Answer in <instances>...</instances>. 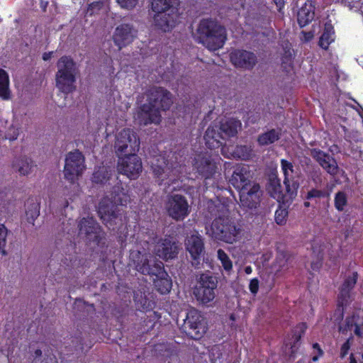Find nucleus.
Instances as JSON below:
<instances>
[{
  "mask_svg": "<svg viewBox=\"0 0 363 363\" xmlns=\"http://www.w3.org/2000/svg\"><path fill=\"white\" fill-rule=\"evenodd\" d=\"M146 101L137 109L135 119L140 125L159 124L162 111H168L173 104V96L167 89L152 86L145 93Z\"/></svg>",
  "mask_w": 363,
  "mask_h": 363,
  "instance_id": "1",
  "label": "nucleus"
},
{
  "mask_svg": "<svg viewBox=\"0 0 363 363\" xmlns=\"http://www.w3.org/2000/svg\"><path fill=\"white\" fill-rule=\"evenodd\" d=\"M111 183L109 192L112 200L107 198L101 199L99 204L98 214L108 228L115 230L122 225V213L118 205H123V201H126L127 194L118 174Z\"/></svg>",
  "mask_w": 363,
  "mask_h": 363,
  "instance_id": "2",
  "label": "nucleus"
},
{
  "mask_svg": "<svg viewBox=\"0 0 363 363\" xmlns=\"http://www.w3.org/2000/svg\"><path fill=\"white\" fill-rule=\"evenodd\" d=\"M135 269L142 274L155 277L154 284L155 289L161 294H168L172 287L170 277L164 269V263L156 259L150 253H142L140 251L130 254Z\"/></svg>",
  "mask_w": 363,
  "mask_h": 363,
  "instance_id": "3",
  "label": "nucleus"
},
{
  "mask_svg": "<svg viewBox=\"0 0 363 363\" xmlns=\"http://www.w3.org/2000/svg\"><path fill=\"white\" fill-rule=\"evenodd\" d=\"M210 212L215 217L210 230L214 240L228 244H233L240 240L242 229L230 216L226 205L218 203Z\"/></svg>",
  "mask_w": 363,
  "mask_h": 363,
  "instance_id": "4",
  "label": "nucleus"
},
{
  "mask_svg": "<svg viewBox=\"0 0 363 363\" xmlns=\"http://www.w3.org/2000/svg\"><path fill=\"white\" fill-rule=\"evenodd\" d=\"M196 42L209 50L216 51L223 47L227 40V30L218 21L202 18L194 34Z\"/></svg>",
  "mask_w": 363,
  "mask_h": 363,
  "instance_id": "5",
  "label": "nucleus"
},
{
  "mask_svg": "<svg viewBox=\"0 0 363 363\" xmlns=\"http://www.w3.org/2000/svg\"><path fill=\"white\" fill-rule=\"evenodd\" d=\"M56 86L64 94L72 93L76 89L77 65L70 56L64 55L57 62Z\"/></svg>",
  "mask_w": 363,
  "mask_h": 363,
  "instance_id": "6",
  "label": "nucleus"
},
{
  "mask_svg": "<svg viewBox=\"0 0 363 363\" xmlns=\"http://www.w3.org/2000/svg\"><path fill=\"white\" fill-rule=\"evenodd\" d=\"M177 0H152L151 9L155 13V26L163 32L170 31L175 25L173 14L174 6Z\"/></svg>",
  "mask_w": 363,
  "mask_h": 363,
  "instance_id": "7",
  "label": "nucleus"
},
{
  "mask_svg": "<svg viewBox=\"0 0 363 363\" xmlns=\"http://www.w3.org/2000/svg\"><path fill=\"white\" fill-rule=\"evenodd\" d=\"M140 148V139L130 128L123 129L116 137L114 150L118 157L136 153Z\"/></svg>",
  "mask_w": 363,
  "mask_h": 363,
  "instance_id": "8",
  "label": "nucleus"
},
{
  "mask_svg": "<svg viewBox=\"0 0 363 363\" xmlns=\"http://www.w3.org/2000/svg\"><path fill=\"white\" fill-rule=\"evenodd\" d=\"M217 286L218 279L216 276L211 272L202 273L200 274L194 294L198 301L208 303L214 299Z\"/></svg>",
  "mask_w": 363,
  "mask_h": 363,
  "instance_id": "9",
  "label": "nucleus"
},
{
  "mask_svg": "<svg viewBox=\"0 0 363 363\" xmlns=\"http://www.w3.org/2000/svg\"><path fill=\"white\" fill-rule=\"evenodd\" d=\"M79 234L89 243L99 245L105 239V233L93 217L82 218L78 223Z\"/></svg>",
  "mask_w": 363,
  "mask_h": 363,
  "instance_id": "10",
  "label": "nucleus"
},
{
  "mask_svg": "<svg viewBox=\"0 0 363 363\" xmlns=\"http://www.w3.org/2000/svg\"><path fill=\"white\" fill-rule=\"evenodd\" d=\"M85 158L79 150H74L67 153L64 167L65 178L73 183L78 176L82 174L85 169Z\"/></svg>",
  "mask_w": 363,
  "mask_h": 363,
  "instance_id": "11",
  "label": "nucleus"
},
{
  "mask_svg": "<svg viewBox=\"0 0 363 363\" xmlns=\"http://www.w3.org/2000/svg\"><path fill=\"white\" fill-rule=\"evenodd\" d=\"M117 169L118 174L125 175L130 179H136L139 177L143 170L142 160L136 153L119 157Z\"/></svg>",
  "mask_w": 363,
  "mask_h": 363,
  "instance_id": "12",
  "label": "nucleus"
},
{
  "mask_svg": "<svg viewBox=\"0 0 363 363\" xmlns=\"http://www.w3.org/2000/svg\"><path fill=\"white\" fill-rule=\"evenodd\" d=\"M166 211L167 215L176 221H182L190 213L186 197L177 194L168 196Z\"/></svg>",
  "mask_w": 363,
  "mask_h": 363,
  "instance_id": "13",
  "label": "nucleus"
},
{
  "mask_svg": "<svg viewBox=\"0 0 363 363\" xmlns=\"http://www.w3.org/2000/svg\"><path fill=\"white\" fill-rule=\"evenodd\" d=\"M179 244L169 235L161 238L155 242L154 253L159 258L167 262L177 257L179 252Z\"/></svg>",
  "mask_w": 363,
  "mask_h": 363,
  "instance_id": "14",
  "label": "nucleus"
},
{
  "mask_svg": "<svg viewBox=\"0 0 363 363\" xmlns=\"http://www.w3.org/2000/svg\"><path fill=\"white\" fill-rule=\"evenodd\" d=\"M202 320L203 317L198 310L195 308L190 309L184 320V331L191 339L199 340L205 332Z\"/></svg>",
  "mask_w": 363,
  "mask_h": 363,
  "instance_id": "15",
  "label": "nucleus"
},
{
  "mask_svg": "<svg viewBox=\"0 0 363 363\" xmlns=\"http://www.w3.org/2000/svg\"><path fill=\"white\" fill-rule=\"evenodd\" d=\"M198 174L205 179H211L218 170V164L208 152L197 154L193 164Z\"/></svg>",
  "mask_w": 363,
  "mask_h": 363,
  "instance_id": "16",
  "label": "nucleus"
},
{
  "mask_svg": "<svg viewBox=\"0 0 363 363\" xmlns=\"http://www.w3.org/2000/svg\"><path fill=\"white\" fill-rule=\"evenodd\" d=\"M241 206L247 209H255L260 203L262 191L260 186L256 182L238 191Z\"/></svg>",
  "mask_w": 363,
  "mask_h": 363,
  "instance_id": "17",
  "label": "nucleus"
},
{
  "mask_svg": "<svg viewBox=\"0 0 363 363\" xmlns=\"http://www.w3.org/2000/svg\"><path fill=\"white\" fill-rule=\"evenodd\" d=\"M138 30L130 23H121L115 28L112 35L114 45L121 50L130 45L136 38Z\"/></svg>",
  "mask_w": 363,
  "mask_h": 363,
  "instance_id": "18",
  "label": "nucleus"
},
{
  "mask_svg": "<svg viewBox=\"0 0 363 363\" xmlns=\"http://www.w3.org/2000/svg\"><path fill=\"white\" fill-rule=\"evenodd\" d=\"M184 244L186 250L191 257L192 265L199 268L201 264V256L205 252L203 238L198 233L192 234L186 238Z\"/></svg>",
  "mask_w": 363,
  "mask_h": 363,
  "instance_id": "19",
  "label": "nucleus"
},
{
  "mask_svg": "<svg viewBox=\"0 0 363 363\" xmlns=\"http://www.w3.org/2000/svg\"><path fill=\"white\" fill-rule=\"evenodd\" d=\"M230 60L232 64L238 68L252 69L257 62L255 53L242 49H236L230 54Z\"/></svg>",
  "mask_w": 363,
  "mask_h": 363,
  "instance_id": "20",
  "label": "nucleus"
},
{
  "mask_svg": "<svg viewBox=\"0 0 363 363\" xmlns=\"http://www.w3.org/2000/svg\"><path fill=\"white\" fill-rule=\"evenodd\" d=\"M250 167L245 164L238 165L235 167L233 174L229 179L230 184L238 191L251 184L254 182Z\"/></svg>",
  "mask_w": 363,
  "mask_h": 363,
  "instance_id": "21",
  "label": "nucleus"
},
{
  "mask_svg": "<svg viewBox=\"0 0 363 363\" xmlns=\"http://www.w3.org/2000/svg\"><path fill=\"white\" fill-rule=\"evenodd\" d=\"M311 155L328 174L333 176L337 174V164L330 155L317 149L311 151Z\"/></svg>",
  "mask_w": 363,
  "mask_h": 363,
  "instance_id": "22",
  "label": "nucleus"
},
{
  "mask_svg": "<svg viewBox=\"0 0 363 363\" xmlns=\"http://www.w3.org/2000/svg\"><path fill=\"white\" fill-rule=\"evenodd\" d=\"M118 174L114 167L108 166H100L96 169L92 174L93 183L101 185H111V182Z\"/></svg>",
  "mask_w": 363,
  "mask_h": 363,
  "instance_id": "23",
  "label": "nucleus"
},
{
  "mask_svg": "<svg viewBox=\"0 0 363 363\" xmlns=\"http://www.w3.org/2000/svg\"><path fill=\"white\" fill-rule=\"evenodd\" d=\"M203 138L206 147L211 150L220 147L225 140L216 125L208 126Z\"/></svg>",
  "mask_w": 363,
  "mask_h": 363,
  "instance_id": "24",
  "label": "nucleus"
},
{
  "mask_svg": "<svg viewBox=\"0 0 363 363\" xmlns=\"http://www.w3.org/2000/svg\"><path fill=\"white\" fill-rule=\"evenodd\" d=\"M11 166L13 171L21 176L29 175L33 169L36 167L34 161L27 156H20L14 158Z\"/></svg>",
  "mask_w": 363,
  "mask_h": 363,
  "instance_id": "25",
  "label": "nucleus"
},
{
  "mask_svg": "<svg viewBox=\"0 0 363 363\" xmlns=\"http://www.w3.org/2000/svg\"><path fill=\"white\" fill-rule=\"evenodd\" d=\"M241 127L240 121L234 118L223 121L220 125H218V128L225 139L235 136Z\"/></svg>",
  "mask_w": 363,
  "mask_h": 363,
  "instance_id": "26",
  "label": "nucleus"
},
{
  "mask_svg": "<svg viewBox=\"0 0 363 363\" xmlns=\"http://www.w3.org/2000/svg\"><path fill=\"white\" fill-rule=\"evenodd\" d=\"M281 167L284 175V184L286 191L292 195L295 191V180L292 176L293 164L285 160H281Z\"/></svg>",
  "mask_w": 363,
  "mask_h": 363,
  "instance_id": "27",
  "label": "nucleus"
},
{
  "mask_svg": "<svg viewBox=\"0 0 363 363\" xmlns=\"http://www.w3.org/2000/svg\"><path fill=\"white\" fill-rule=\"evenodd\" d=\"M161 315L156 311H148L142 318L143 323L138 328L140 333L146 334L151 331L155 326L156 323L160 319Z\"/></svg>",
  "mask_w": 363,
  "mask_h": 363,
  "instance_id": "28",
  "label": "nucleus"
},
{
  "mask_svg": "<svg viewBox=\"0 0 363 363\" xmlns=\"http://www.w3.org/2000/svg\"><path fill=\"white\" fill-rule=\"evenodd\" d=\"M267 190L270 196L277 199L278 201L283 200L285 195L281 190V185L280 180L277 178V175L272 174L269 177Z\"/></svg>",
  "mask_w": 363,
  "mask_h": 363,
  "instance_id": "29",
  "label": "nucleus"
},
{
  "mask_svg": "<svg viewBox=\"0 0 363 363\" xmlns=\"http://www.w3.org/2000/svg\"><path fill=\"white\" fill-rule=\"evenodd\" d=\"M284 53L281 56V67L286 73L294 69V58L291 53V45L289 41L283 45Z\"/></svg>",
  "mask_w": 363,
  "mask_h": 363,
  "instance_id": "30",
  "label": "nucleus"
},
{
  "mask_svg": "<svg viewBox=\"0 0 363 363\" xmlns=\"http://www.w3.org/2000/svg\"><path fill=\"white\" fill-rule=\"evenodd\" d=\"M357 273L353 272L352 276L347 277L344 281L340 292V298L342 299V303L347 301L350 297V291L354 286L357 280Z\"/></svg>",
  "mask_w": 363,
  "mask_h": 363,
  "instance_id": "31",
  "label": "nucleus"
},
{
  "mask_svg": "<svg viewBox=\"0 0 363 363\" xmlns=\"http://www.w3.org/2000/svg\"><path fill=\"white\" fill-rule=\"evenodd\" d=\"M335 40V32L330 23H325L324 31L319 40V45L327 50L329 45Z\"/></svg>",
  "mask_w": 363,
  "mask_h": 363,
  "instance_id": "32",
  "label": "nucleus"
},
{
  "mask_svg": "<svg viewBox=\"0 0 363 363\" xmlns=\"http://www.w3.org/2000/svg\"><path fill=\"white\" fill-rule=\"evenodd\" d=\"M279 131L275 129H271L267 132L259 135L257 143L261 146L271 145L280 138Z\"/></svg>",
  "mask_w": 363,
  "mask_h": 363,
  "instance_id": "33",
  "label": "nucleus"
},
{
  "mask_svg": "<svg viewBox=\"0 0 363 363\" xmlns=\"http://www.w3.org/2000/svg\"><path fill=\"white\" fill-rule=\"evenodd\" d=\"M0 98L4 100L10 98L9 74L1 68H0Z\"/></svg>",
  "mask_w": 363,
  "mask_h": 363,
  "instance_id": "34",
  "label": "nucleus"
},
{
  "mask_svg": "<svg viewBox=\"0 0 363 363\" xmlns=\"http://www.w3.org/2000/svg\"><path fill=\"white\" fill-rule=\"evenodd\" d=\"M298 22L301 27L306 26L314 18V12L311 6L301 8L297 14Z\"/></svg>",
  "mask_w": 363,
  "mask_h": 363,
  "instance_id": "35",
  "label": "nucleus"
},
{
  "mask_svg": "<svg viewBox=\"0 0 363 363\" xmlns=\"http://www.w3.org/2000/svg\"><path fill=\"white\" fill-rule=\"evenodd\" d=\"M217 257L225 273L230 275L233 271V262L228 254L223 249H218L217 250Z\"/></svg>",
  "mask_w": 363,
  "mask_h": 363,
  "instance_id": "36",
  "label": "nucleus"
},
{
  "mask_svg": "<svg viewBox=\"0 0 363 363\" xmlns=\"http://www.w3.org/2000/svg\"><path fill=\"white\" fill-rule=\"evenodd\" d=\"M26 214L27 221L34 225L35 220L40 215V203L37 202H28Z\"/></svg>",
  "mask_w": 363,
  "mask_h": 363,
  "instance_id": "37",
  "label": "nucleus"
},
{
  "mask_svg": "<svg viewBox=\"0 0 363 363\" xmlns=\"http://www.w3.org/2000/svg\"><path fill=\"white\" fill-rule=\"evenodd\" d=\"M347 203V195L345 192L339 191L335 196V206L339 211L344 210Z\"/></svg>",
  "mask_w": 363,
  "mask_h": 363,
  "instance_id": "38",
  "label": "nucleus"
},
{
  "mask_svg": "<svg viewBox=\"0 0 363 363\" xmlns=\"http://www.w3.org/2000/svg\"><path fill=\"white\" fill-rule=\"evenodd\" d=\"M134 301L137 305H140V308L143 310H146L147 313L148 311H151L150 309L152 308L154 303L152 301H150L145 295L143 296H140V298H138V294L134 295Z\"/></svg>",
  "mask_w": 363,
  "mask_h": 363,
  "instance_id": "39",
  "label": "nucleus"
},
{
  "mask_svg": "<svg viewBox=\"0 0 363 363\" xmlns=\"http://www.w3.org/2000/svg\"><path fill=\"white\" fill-rule=\"evenodd\" d=\"M235 152L238 156L243 160H249L252 154V150L247 145L237 146Z\"/></svg>",
  "mask_w": 363,
  "mask_h": 363,
  "instance_id": "40",
  "label": "nucleus"
},
{
  "mask_svg": "<svg viewBox=\"0 0 363 363\" xmlns=\"http://www.w3.org/2000/svg\"><path fill=\"white\" fill-rule=\"evenodd\" d=\"M18 135L19 128L13 125H11L6 130L4 138L9 141H14L18 138Z\"/></svg>",
  "mask_w": 363,
  "mask_h": 363,
  "instance_id": "41",
  "label": "nucleus"
},
{
  "mask_svg": "<svg viewBox=\"0 0 363 363\" xmlns=\"http://www.w3.org/2000/svg\"><path fill=\"white\" fill-rule=\"evenodd\" d=\"M288 211L286 208H279L275 211L274 219L278 225H284L286 222Z\"/></svg>",
  "mask_w": 363,
  "mask_h": 363,
  "instance_id": "42",
  "label": "nucleus"
},
{
  "mask_svg": "<svg viewBox=\"0 0 363 363\" xmlns=\"http://www.w3.org/2000/svg\"><path fill=\"white\" fill-rule=\"evenodd\" d=\"M8 234V230L4 224L0 223V251L2 252L3 255H6L4 250L6 245V237Z\"/></svg>",
  "mask_w": 363,
  "mask_h": 363,
  "instance_id": "43",
  "label": "nucleus"
},
{
  "mask_svg": "<svg viewBox=\"0 0 363 363\" xmlns=\"http://www.w3.org/2000/svg\"><path fill=\"white\" fill-rule=\"evenodd\" d=\"M103 3L100 1H94L88 5L86 14L93 16L101 9Z\"/></svg>",
  "mask_w": 363,
  "mask_h": 363,
  "instance_id": "44",
  "label": "nucleus"
},
{
  "mask_svg": "<svg viewBox=\"0 0 363 363\" xmlns=\"http://www.w3.org/2000/svg\"><path fill=\"white\" fill-rule=\"evenodd\" d=\"M118 5L128 10L134 9L138 3V0H116Z\"/></svg>",
  "mask_w": 363,
  "mask_h": 363,
  "instance_id": "45",
  "label": "nucleus"
},
{
  "mask_svg": "<svg viewBox=\"0 0 363 363\" xmlns=\"http://www.w3.org/2000/svg\"><path fill=\"white\" fill-rule=\"evenodd\" d=\"M329 194L326 191L318 190V189H312L308 192L307 199L311 198H321L328 196Z\"/></svg>",
  "mask_w": 363,
  "mask_h": 363,
  "instance_id": "46",
  "label": "nucleus"
},
{
  "mask_svg": "<svg viewBox=\"0 0 363 363\" xmlns=\"http://www.w3.org/2000/svg\"><path fill=\"white\" fill-rule=\"evenodd\" d=\"M249 289L253 294H256L259 290V280L257 278H254L250 280L249 284Z\"/></svg>",
  "mask_w": 363,
  "mask_h": 363,
  "instance_id": "47",
  "label": "nucleus"
},
{
  "mask_svg": "<svg viewBox=\"0 0 363 363\" xmlns=\"http://www.w3.org/2000/svg\"><path fill=\"white\" fill-rule=\"evenodd\" d=\"M314 37V31H308L305 32L303 31L301 33V35L300 36V38L303 42H308L311 40H312Z\"/></svg>",
  "mask_w": 363,
  "mask_h": 363,
  "instance_id": "48",
  "label": "nucleus"
},
{
  "mask_svg": "<svg viewBox=\"0 0 363 363\" xmlns=\"http://www.w3.org/2000/svg\"><path fill=\"white\" fill-rule=\"evenodd\" d=\"M350 347V340H347L341 347V350H340L341 357H344L347 354Z\"/></svg>",
  "mask_w": 363,
  "mask_h": 363,
  "instance_id": "49",
  "label": "nucleus"
},
{
  "mask_svg": "<svg viewBox=\"0 0 363 363\" xmlns=\"http://www.w3.org/2000/svg\"><path fill=\"white\" fill-rule=\"evenodd\" d=\"M313 348L318 351V354L314 355L312 358L313 361L315 362L318 359V357L323 354V350L320 349V345L318 343L313 344Z\"/></svg>",
  "mask_w": 363,
  "mask_h": 363,
  "instance_id": "50",
  "label": "nucleus"
},
{
  "mask_svg": "<svg viewBox=\"0 0 363 363\" xmlns=\"http://www.w3.org/2000/svg\"><path fill=\"white\" fill-rule=\"evenodd\" d=\"M153 172L154 174L157 176V177L161 178L164 172V169L161 167H157L156 168H154Z\"/></svg>",
  "mask_w": 363,
  "mask_h": 363,
  "instance_id": "51",
  "label": "nucleus"
},
{
  "mask_svg": "<svg viewBox=\"0 0 363 363\" xmlns=\"http://www.w3.org/2000/svg\"><path fill=\"white\" fill-rule=\"evenodd\" d=\"M42 363H58L56 357L55 356L53 357H49L44 359V361Z\"/></svg>",
  "mask_w": 363,
  "mask_h": 363,
  "instance_id": "52",
  "label": "nucleus"
},
{
  "mask_svg": "<svg viewBox=\"0 0 363 363\" xmlns=\"http://www.w3.org/2000/svg\"><path fill=\"white\" fill-rule=\"evenodd\" d=\"M321 266V262H320V259H319L318 261L315 262H313L311 264V268L316 271V270H318L320 269Z\"/></svg>",
  "mask_w": 363,
  "mask_h": 363,
  "instance_id": "53",
  "label": "nucleus"
},
{
  "mask_svg": "<svg viewBox=\"0 0 363 363\" xmlns=\"http://www.w3.org/2000/svg\"><path fill=\"white\" fill-rule=\"evenodd\" d=\"M52 52H44L42 56L43 60L44 61L49 60L52 57Z\"/></svg>",
  "mask_w": 363,
  "mask_h": 363,
  "instance_id": "54",
  "label": "nucleus"
},
{
  "mask_svg": "<svg viewBox=\"0 0 363 363\" xmlns=\"http://www.w3.org/2000/svg\"><path fill=\"white\" fill-rule=\"evenodd\" d=\"M298 329L301 333H304L306 330L307 329V325L306 323H302L298 325V326L296 328V329Z\"/></svg>",
  "mask_w": 363,
  "mask_h": 363,
  "instance_id": "55",
  "label": "nucleus"
},
{
  "mask_svg": "<svg viewBox=\"0 0 363 363\" xmlns=\"http://www.w3.org/2000/svg\"><path fill=\"white\" fill-rule=\"evenodd\" d=\"M354 333L358 336H361L362 333H361V329H360L359 326L357 325V324H354Z\"/></svg>",
  "mask_w": 363,
  "mask_h": 363,
  "instance_id": "56",
  "label": "nucleus"
},
{
  "mask_svg": "<svg viewBox=\"0 0 363 363\" xmlns=\"http://www.w3.org/2000/svg\"><path fill=\"white\" fill-rule=\"evenodd\" d=\"M34 355H35V358L41 357V355H42L41 350L40 349L35 350L34 352Z\"/></svg>",
  "mask_w": 363,
  "mask_h": 363,
  "instance_id": "57",
  "label": "nucleus"
},
{
  "mask_svg": "<svg viewBox=\"0 0 363 363\" xmlns=\"http://www.w3.org/2000/svg\"><path fill=\"white\" fill-rule=\"evenodd\" d=\"M244 271H245V274H250L252 272V269L250 266H247L245 267Z\"/></svg>",
  "mask_w": 363,
  "mask_h": 363,
  "instance_id": "58",
  "label": "nucleus"
},
{
  "mask_svg": "<svg viewBox=\"0 0 363 363\" xmlns=\"http://www.w3.org/2000/svg\"><path fill=\"white\" fill-rule=\"evenodd\" d=\"M273 1L279 7H281L284 4V1L283 0H273Z\"/></svg>",
  "mask_w": 363,
  "mask_h": 363,
  "instance_id": "59",
  "label": "nucleus"
},
{
  "mask_svg": "<svg viewBox=\"0 0 363 363\" xmlns=\"http://www.w3.org/2000/svg\"><path fill=\"white\" fill-rule=\"evenodd\" d=\"M350 363H357L356 359H354L353 354L350 355Z\"/></svg>",
  "mask_w": 363,
  "mask_h": 363,
  "instance_id": "60",
  "label": "nucleus"
},
{
  "mask_svg": "<svg viewBox=\"0 0 363 363\" xmlns=\"http://www.w3.org/2000/svg\"><path fill=\"white\" fill-rule=\"evenodd\" d=\"M79 349L83 350L84 349V343L79 342Z\"/></svg>",
  "mask_w": 363,
  "mask_h": 363,
  "instance_id": "61",
  "label": "nucleus"
},
{
  "mask_svg": "<svg viewBox=\"0 0 363 363\" xmlns=\"http://www.w3.org/2000/svg\"><path fill=\"white\" fill-rule=\"evenodd\" d=\"M347 325H348V327H352V326H353V324H352V322L350 323V321L349 320V321L347 322Z\"/></svg>",
  "mask_w": 363,
  "mask_h": 363,
  "instance_id": "62",
  "label": "nucleus"
},
{
  "mask_svg": "<svg viewBox=\"0 0 363 363\" xmlns=\"http://www.w3.org/2000/svg\"><path fill=\"white\" fill-rule=\"evenodd\" d=\"M291 353H294V345H291Z\"/></svg>",
  "mask_w": 363,
  "mask_h": 363,
  "instance_id": "63",
  "label": "nucleus"
},
{
  "mask_svg": "<svg viewBox=\"0 0 363 363\" xmlns=\"http://www.w3.org/2000/svg\"><path fill=\"white\" fill-rule=\"evenodd\" d=\"M308 205H309V203H308V202H306V203H305V206H308Z\"/></svg>",
  "mask_w": 363,
  "mask_h": 363,
  "instance_id": "64",
  "label": "nucleus"
}]
</instances>
